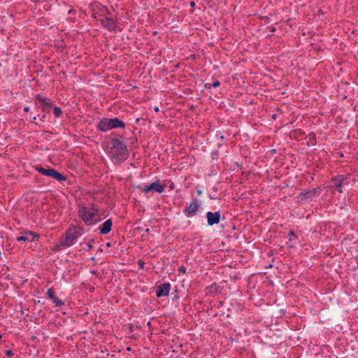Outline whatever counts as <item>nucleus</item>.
<instances>
[{
  "instance_id": "obj_1",
  "label": "nucleus",
  "mask_w": 358,
  "mask_h": 358,
  "mask_svg": "<svg viewBox=\"0 0 358 358\" xmlns=\"http://www.w3.org/2000/svg\"><path fill=\"white\" fill-rule=\"evenodd\" d=\"M110 156L113 161L117 162L126 160L129 157L127 145L117 138H112Z\"/></svg>"
},
{
  "instance_id": "obj_2",
  "label": "nucleus",
  "mask_w": 358,
  "mask_h": 358,
  "mask_svg": "<svg viewBox=\"0 0 358 358\" xmlns=\"http://www.w3.org/2000/svg\"><path fill=\"white\" fill-rule=\"evenodd\" d=\"M99 209L93 205L90 206H80L78 209L79 217L87 225H92L101 221L99 216Z\"/></svg>"
},
{
  "instance_id": "obj_3",
  "label": "nucleus",
  "mask_w": 358,
  "mask_h": 358,
  "mask_svg": "<svg viewBox=\"0 0 358 358\" xmlns=\"http://www.w3.org/2000/svg\"><path fill=\"white\" fill-rule=\"evenodd\" d=\"M125 123L117 117L101 119L98 125L97 129L101 131H108L115 128H124Z\"/></svg>"
},
{
  "instance_id": "obj_4",
  "label": "nucleus",
  "mask_w": 358,
  "mask_h": 358,
  "mask_svg": "<svg viewBox=\"0 0 358 358\" xmlns=\"http://www.w3.org/2000/svg\"><path fill=\"white\" fill-rule=\"evenodd\" d=\"M36 170L43 176H48L54 178L59 182L66 181V177L63 174L60 173L57 170L52 168H43L41 166H36Z\"/></svg>"
},
{
  "instance_id": "obj_5",
  "label": "nucleus",
  "mask_w": 358,
  "mask_h": 358,
  "mask_svg": "<svg viewBox=\"0 0 358 358\" xmlns=\"http://www.w3.org/2000/svg\"><path fill=\"white\" fill-rule=\"evenodd\" d=\"M92 11V17L96 20L104 17L106 15H110V12L108 10L107 7L102 6L99 2H94L90 5Z\"/></svg>"
},
{
  "instance_id": "obj_6",
  "label": "nucleus",
  "mask_w": 358,
  "mask_h": 358,
  "mask_svg": "<svg viewBox=\"0 0 358 358\" xmlns=\"http://www.w3.org/2000/svg\"><path fill=\"white\" fill-rule=\"evenodd\" d=\"M101 23L103 28L107 29L108 31H117V30L120 31L121 29L118 27V22L116 19H113L108 15L104 17H101L99 20H97Z\"/></svg>"
},
{
  "instance_id": "obj_7",
  "label": "nucleus",
  "mask_w": 358,
  "mask_h": 358,
  "mask_svg": "<svg viewBox=\"0 0 358 358\" xmlns=\"http://www.w3.org/2000/svg\"><path fill=\"white\" fill-rule=\"evenodd\" d=\"M321 193V188L317 187L310 190L301 191L297 199L299 203H303L305 200H312L313 198L317 197Z\"/></svg>"
},
{
  "instance_id": "obj_8",
  "label": "nucleus",
  "mask_w": 358,
  "mask_h": 358,
  "mask_svg": "<svg viewBox=\"0 0 358 358\" xmlns=\"http://www.w3.org/2000/svg\"><path fill=\"white\" fill-rule=\"evenodd\" d=\"M137 188L145 194L150 192H155L160 194L164 192L165 185H162L159 180H157L151 184L145 185L144 187L138 186Z\"/></svg>"
},
{
  "instance_id": "obj_9",
  "label": "nucleus",
  "mask_w": 358,
  "mask_h": 358,
  "mask_svg": "<svg viewBox=\"0 0 358 358\" xmlns=\"http://www.w3.org/2000/svg\"><path fill=\"white\" fill-rule=\"evenodd\" d=\"M201 206V202L197 198H192L191 203L189 206H187L183 210L184 214L187 217H192L196 215L198 211L199 207Z\"/></svg>"
},
{
  "instance_id": "obj_10",
  "label": "nucleus",
  "mask_w": 358,
  "mask_h": 358,
  "mask_svg": "<svg viewBox=\"0 0 358 358\" xmlns=\"http://www.w3.org/2000/svg\"><path fill=\"white\" fill-rule=\"evenodd\" d=\"M76 240V237L74 236L73 234L69 228L65 233V236L60 239V245H64L66 248L70 247L73 245L74 241Z\"/></svg>"
},
{
  "instance_id": "obj_11",
  "label": "nucleus",
  "mask_w": 358,
  "mask_h": 358,
  "mask_svg": "<svg viewBox=\"0 0 358 358\" xmlns=\"http://www.w3.org/2000/svg\"><path fill=\"white\" fill-rule=\"evenodd\" d=\"M206 218L209 226L217 224L220 221V213L219 211L215 213L209 211L206 213Z\"/></svg>"
},
{
  "instance_id": "obj_12",
  "label": "nucleus",
  "mask_w": 358,
  "mask_h": 358,
  "mask_svg": "<svg viewBox=\"0 0 358 358\" xmlns=\"http://www.w3.org/2000/svg\"><path fill=\"white\" fill-rule=\"evenodd\" d=\"M171 285L169 282L164 283L158 286L156 290L157 297L167 296L169 294Z\"/></svg>"
},
{
  "instance_id": "obj_13",
  "label": "nucleus",
  "mask_w": 358,
  "mask_h": 358,
  "mask_svg": "<svg viewBox=\"0 0 358 358\" xmlns=\"http://www.w3.org/2000/svg\"><path fill=\"white\" fill-rule=\"evenodd\" d=\"M39 236L38 235L34 234L31 231L26 232L23 236H18L17 238V241H28V242H34L38 241Z\"/></svg>"
},
{
  "instance_id": "obj_14",
  "label": "nucleus",
  "mask_w": 358,
  "mask_h": 358,
  "mask_svg": "<svg viewBox=\"0 0 358 358\" xmlns=\"http://www.w3.org/2000/svg\"><path fill=\"white\" fill-rule=\"evenodd\" d=\"M345 178L342 175H338L331 178L334 186L337 188V191L341 194L343 193L342 185Z\"/></svg>"
},
{
  "instance_id": "obj_15",
  "label": "nucleus",
  "mask_w": 358,
  "mask_h": 358,
  "mask_svg": "<svg viewBox=\"0 0 358 358\" xmlns=\"http://www.w3.org/2000/svg\"><path fill=\"white\" fill-rule=\"evenodd\" d=\"M113 226V221L111 219L106 220L99 228L100 234L105 235L108 234L111 231Z\"/></svg>"
},
{
  "instance_id": "obj_16",
  "label": "nucleus",
  "mask_w": 358,
  "mask_h": 358,
  "mask_svg": "<svg viewBox=\"0 0 358 358\" xmlns=\"http://www.w3.org/2000/svg\"><path fill=\"white\" fill-rule=\"evenodd\" d=\"M69 229L73 234L74 236L76 237V239H78V238L84 232V229L79 226H73L72 227H69Z\"/></svg>"
},
{
  "instance_id": "obj_17",
  "label": "nucleus",
  "mask_w": 358,
  "mask_h": 358,
  "mask_svg": "<svg viewBox=\"0 0 358 358\" xmlns=\"http://www.w3.org/2000/svg\"><path fill=\"white\" fill-rule=\"evenodd\" d=\"M220 82L219 80H215L213 83H206L204 85V87L207 90H210L211 87H217L220 85Z\"/></svg>"
},
{
  "instance_id": "obj_18",
  "label": "nucleus",
  "mask_w": 358,
  "mask_h": 358,
  "mask_svg": "<svg viewBox=\"0 0 358 358\" xmlns=\"http://www.w3.org/2000/svg\"><path fill=\"white\" fill-rule=\"evenodd\" d=\"M52 102L50 100H48L45 103H43L42 110L44 112L48 113L50 111V108H52Z\"/></svg>"
},
{
  "instance_id": "obj_19",
  "label": "nucleus",
  "mask_w": 358,
  "mask_h": 358,
  "mask_svg": "<svg viewBox=\"0 0 358 358\" xmlns=\"http://www.w3.org/2000/svg\"><path fill=\"white\" fill-rule=\"evenodd\" d=\"M52 302L55 303V306L56 307H59V306H62L64 304V301H62V300L59 299L56 296H53L52 298Z\"/></svg>"
},
{
  "instance_id": "obj_20",
  "label": "nucleus",
  "mask_w": 358,
  "mask_h": 358,
  "mask_svg": "<svg viewBox=\"0 0 358 358\" xmlns=\"http://www.w3.org/2000/svg\"><path fill=\"white\" fill-rule=\"evenodd\" d=\"M62 109L59 107H55L53 108V114L56 117H59L62 115Z\"/></svg>"
},
{
  "instance_id": "obj_21",
  "label": "nucleus",
  "mask_w": 358,
  "mask_h": 358,
  "mask_svg": "<svg viewBox=\"0 0 358 358\" xmlns=\"http://www.w3.org/2000/svg\"><path fill=\"white\" fill-rule=\"evenodd\" d=\"M36 98L37 100H38L40 102H41L43 105V103H45L47 101L46 98L44 96H42L40 94L36 95Z\"/></svg>"
},
{
  "instance_id": "obj_22",
  "label": "nucleus",
  "mask_w": 358,
  "mask_h": 358,
  "mask_svg": "<svg viewBox=\"0 0 358 358\" xmlns=\"http://www.w3.org/2000/svg\"><path fill=\"white\" fill-rule=\"evenodd\" d=\"M36 98L37 100H38L40 102H41L43 105V103H45L47 101L46 98L44 96H42L40 94L36 95Z\"/></svg>"
},
{
  "instance_id": "obj_23",
  "label": "nucleus",
  "mask_w": 358,
  "mask_h": 358,
  "mask_svg": "<svg viewBox=\"0 0 358 358\" xmlns=\"http://www.w3.org/2000/svg\"><path fill=\"white\" fill-rule=\"evenodd\" d=\"M47 295L48 298L52 299V298L55 296L54 290L52 288L48 289L47 291Z\"/></svg>"
},
{
  "instance_id": "obj_24",
  "label": "nucleus",
  "mask_w": 358,
  "mask_h": 358,
  "mask_svg": "<svg viewBox=\"0 0 358 358\" xmlns=\"http://www.w3.org/2000/svg\"><path fill=\"white\" fill-rule=\"evenodd\" d=\"M63 248H65V247L64 245H60V242H59V244L54 246L52 250L55 252H57V251L61 250Z\"/></svg>"
},
{
  "instance_id": "obj_25",
  "label": "nucleus",
  "mask_w": 358,
  "mask_h": 358,
  "mask_svg": "<svg viewBox=\"0 0 358 358\" xmlns=\"http://www.w3.org/2000/svg\"><path fill=\"white\" fill-rule=\"evenodd\" d=\"M5 355L8 357H11L13 356L14 353L11 350H7L5 351Z\"/></svg>"
},
{
  "instance_id": "obj_26",
  "label": "nucleus",
  "mask_w": 358,
  "mask_h": 358,
  "mask_svg": "<svg viewBox=\"0 0 358 358\" xmlns=\"http://www.w3.org/2000/svg\"><path fill=\"white\" fill-rule=\"evenodd\" d=\"M186 267L185 266H180L179 268H178V272L179 273H186Z\"/></svg>"
},
{
  "instance_id": "obj_27",
  "label": "nucleus",
  "mask_w": 358,
  "mask_h": 358,
  "mask_svg": "<svg viewBox=\"0 0 358 358\" xmlns=\"http://www.w3.org/2000/svg\"><path fill=\"white\" fill-rule=\"evenodd\" d=\"M138 265L141 268H144L145 263L142 259L138 261Z\"/></svg>"
},
{
  "instance_id": "obj_28",
  "label": "nucleus",
  "mask_w": 358,
  "mask_h": 358,
  "mask_svg": "<svg viewBox=\"0 0 358 358\" xmlns=\"http://www.w3.org/2000/svg\"><path fill=\"white\" fill-rule=\"evenodd\" d=\"M86 247L87 248L85 249V250L88 251L92 248V245L90 243H88L86 244Z\"/></svg>"
},
{
  "instance_id": "obj_29",
  "label": "nucleus",
  "mask_w": 358,
  "mask_h": 358,
  "mask_svg": "<svg viewBox=\"0 0 358 358\" xmlns=\"http://www.w3.org/2000/svg\"><path fill=\"white\" fill-rule=\"evenodd\" d=\"M288 236H294L295 238H296L297 236L295 235V233L293 230H290L289 234H288Z\"/></svg>"
},
{
  "instance_id": "obj_30",
  "label": "nucleus",
  "mask_w": 358,
  "mask_h": 358,
  "mask_svg": "<svg viewBox=\"0 0 358 358\" xmlns=\"http://www.w3.org/2000/svg\"><path fill=\"white\" fill-rule=\"evenodd\" d=\"M268 29H269V31L271 32H275V28L274 27H268Z\"/></svg>"
},
{
  "instance_id": "obj_31",
  "label": "nucleus",
  "mask_w": 358,
  "mask_h": 358,
  "mask_svg": "<svg viewBox=\"0 0 358 358\" xmlns=\"http://www.w3.org/2000/svg\"><path fill=\"white\" fill-rule=\"evenodd\" d=\"M190 6H191V7H194V6H195V3H194V1H191V2H190Z\"/></svg>"
},
{
  "instance_id": "obj_32",
  "label": "nucleus",
  "mask_w": 358,
  "mask_h": 358,
  "mask_svg": "<svg viewBox=\"0 0 358 358\" xmlns=\"http://www.w3.org/2000/svg\"><path fill=\"white\" fill-rule=\"evenodd\" d=\"M24 110L25 112H28V111L29 110V107H27V106H26V107H24Z\"/></svg>"
},
{
  "instance_id": "obj_33",
  "label": "nucleus",
  "mask_w": 358,
  "mask_h": 358,
  "mask_svg": "<svg viewBox=\"0 0 358 358\" xmlns=\"http://www.w3.org/2000/svg\"><path fill=\"white\" fill-rule=\"evenodd\" d=\"M154 110H155V112H158V111H159V108H158V107H155V108H154Z\"/></svg>"
},
{
  "instance_id": "obj_34",
  "label": "nucleus",
  "mask_w": 358,
  "mask_h": 358,
  "mask_svg": "<svg viewBox=\"0 0 358 358\" xmlns=\"http://www.w3.org/2000/svg\"><path fill=\"white\" fill-rule=\"evenodd\" d=\"M173 186H174L173 183H171V185H170V188H171V189H173Z\"/></svg>"
},
{
  "instance_id": "obj_35",
  "label": "nucleus",
  "mask_w": 358,
  "mask_h": 358,
  "mask_svg": "<svg viewBox=\"0 0 358 358\" xmlns=\"http://www.w3.org/2000/svg\"><path fill=\"white\" fill-rule=\"evenodd\" d=\"M31 1L35 2V3L40 1V0H31Z\"/></svg>"
},
{
  "instance_id": "obj_36",
  "label": "nucleus",
  "mask_w": 358,
  "mask_h": 358,
  "mask_svg": "<svg viewBox=\"0 0 358 358\" xmlns=\"http://www.w3.org/2000/svg\"><path fill=\"white\" fill-rule=\"evenodd\" d=\"M149 231H150V229H148H148H146L145 232H146V233H149Z\"/></svg>"
},
{
  "instance_id": "obj_37",
  "label": "nucleus",
  "mask_w": 358,
  "mask_h": 358,
  "mask_svg": "<svg viewBox=\"0 0 358 358\" xmlns=\"http://www.w3.org/2000/svg\"><path fill=\"white\" fill-rule=\"evenodd\" d=\"M272 117H273V119H275V118H276L275 115H272Z\"/></svg>"
},
{
  "instance_id": "obj_38",
  "label": "nucleus",
  "mask_w": 358,
  "mask_h": 358,
  "mask_svg": "<svg viewBox=\"0 0 358 358\" xmlns=\"http://www.w3.org/2000/svg\"><path fill=\"white\" fill-rule=\"evenodd\" d=\"M198 194H200L201 192L200 190L197 191Z\"/></svg>"
},
{
  "instance_id": "obj_39",
  "label": "nucleus",
  "mask_w": 358,
  "mask_h": 358,
  "mask_svg": "<svg viewBox=\"0 0 358 358\" xmlns=\"http://www.w3.org/2000/svg\"><path fill=\"white\" fill-rule=\"evenodd\" d=\"M2 336L0 334V339L1 338Z\"/></svg>"
}]
</instances>
